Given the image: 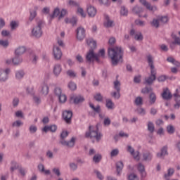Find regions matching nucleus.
<instances>
[{
	"instance_id": "obj_16",
	"label": "nucleus",
	"mask_w": 180,
	"mask_h": 180,
	"mask_svg": "<svg viewBox=\"0 0 180 180\" xmlns=\"http://www.w3.org/2000/svg\"><path fill=\"white\" fill-rule=\"evenodd\" d=\"M63 71V67L60 63H56L53 67V74L55 77H60V74Z\"/></svg>"
},
{
	"instance_id": "obj_22",
	"label": "nucleus",
	"mask_w": 180,
	"mask_h": 180,
	"mask_svg": "<svg viewBox=\"0 0 180 180\" xmlns=\"http://www.w3.org/2000/svg\"><path fill=\"white\" fill-rule=\"evenodd\" d=\"M143 11H144V8H143L139 6H136L132 8V12L134 13H135L136 15H138V16H139V18L143 17V15H141V13H143Z\"/></svg>"
},
{
	"instance_id": "obj_64",
	"label": "nucleus",
	"mask_w": 180,
	"mask_h": 180,
	"mask_svg": "<svg viewBox=\"0 0 180 180\" xmlns=\"http://www.w3.org/2000/svg\"><path fill=\"white\" fill-rule=\"evenodd\" d=\"M128 180H139V176L136 174H131L128 176Z\"/></svg>"
},
{
	"instance_id": "obj_32",
	"label": "nucleus",
	"mask_w": 180,
	"mask_h": 180,
	"mask_svg": "<svg viewBox=\"0 0 180 180\" xmlns=\"http://www.w3.org/2000/svg\"><path fill=\"white\" fill-rule=\"evenodd\" d=\"M174 172H175V170L173 168H169L167 169V173L164 175L165 179L166 180H169V178L174 175Z\"/></svg>"
},
{
	"instance_id": "obj_30",
	"label": "nucleus",
	"mask_w": 180,
	"mask_h": 180,
	"mask_svg": "<svg viewBox=\"0 0 180 180\" xmlns=\"http://www.w3.org/2000/svg\"><path fill=\"white\" fill-rule=\"evenodd\" d=\"M76 13L77 15H78L79 16H81L82 18H86V13H85V11H84V8H82V7H80V6L77 7Z\"/></svg>"
},
{
	"instance_id": "obj_7",
	"label": "nucleus",
	"mask_w": 180,
	"mask_h": 180,
	"mask_svg": "<svg viewBox=\"0 0 180 180\" xmlns=\"http://www.w3.org/2000/svg\"><path fill=\"white\" fill-rule=\"evenodd\" d=\"M180 87L176 89V92L173 94V98L174 100V109H179L180 108Z\"/></svg>"
},
{
	"instance_id": "obj_46",
	"label": "nucleus",
	"mask_w": 180,
	"mask_h": 180,
	"mask_svg": "<svg viewBox=\"0 0 180 180\" xmlns=\"http://www.w3.org/2000/svg\"><path fill=\"white\" fill-rule=\"evenodd\" d=\"M19 168V164L16 161H12L11 162V172H13L15 169H18Z\"/></svg>"
},
{
	"instance_id": "obj_49",
	"label": "nucleus",
	"mask_w": 180,
	"mask_h": 180,
	"mask_svg": "<svg viewBox=\"0 0 180 180\" xmlns=\"http://www.w3.org/2000/svg\"><path fill=\"white\" fill-rule=\"evenodd\" d=\"M134 103L136 106H141V105H143V98L141 96L136 97L135 98Z\"/></svg>"
},
{
	"instance_id": "obj_3",
	"label": "nucleus",
	"mask_w": 180,
	"mask_h": 180,
	"mask_svg": "<svg viewBox=\"0 0 180 180\" xmlns=\"http://www.w3.org/2000/svg\"><path fill=\"white\" fill-rule=\"evenodd\" d=\"M43 21H39L31 29V35L37 39L43 36Z\"/></svg>"
},
{
	"instance_id": "obj_8",
	"label": "nucleus",
	"mask_w": 180,
	"mask_h": 180,
	"mask_svg": "<svg viewBox=\"0 0 180 180\" xmlns=\"http://www.w3.org/2000/svg\"><path fill=\"white\" fill-rule=\"evenodd\" d=\"M127 153H129V154H131V155H132V157L134 158V160H136L137 161H139L140 160V152L135 151L134 148L132 147L131 146L128 145L127 146Z\"/></svg>"
},
{
	"instance_id": "obj_6",
	"label": "nucleus",
	"mask_w": 180,
	"mask_h": 180,
	"mask_svg": "<svg viewBox=\"0 0 180 180\" xmlns=\"http://www.w3.org/2000/svg\"><path fill=\"white\" fill-rule=\"evenodd\" d=\"M86 11L89 18H95L96 16V13H98L96 7L94 6L92 4H87Z\"/></svg>"
},
{
	"instance_id": "obj_9",
	"label": "nucleus",
	"mask_w": 180,
	"mask_h": 180,
	"mask_svg": "<svg viewBox=\"0 0 180 180\" xmlns=\"http://www.w3.org/2000/svg\"><path fill=\"white\" fill-rule=\"evenodd\" d=\"M157 70H150V76L146 78V82L148 85H151L153 82L155 81L157 79Z\"/></svg>"
},
{
	"instance_id": "obj_41",
	"label": "nucleus",
	"mask_w": 180,
	"mask_h": 180,
	"mask_svg": "<svg viewBox=\"0 0 180 180\" xmlns=\"http://www.w3.org/2000/svg\"><path fill=\"white\" fill-rule=\"evenodd\" d=\"M123 162H117L116 164V167H117V174L120 175V172H122V170L123 169Z\"/></svg>"
},
{
	"instance_id": "obj_29",
	"label": "nucleus",
	"mask_w": 180,
	"mask_h": 180,
	"mask_svg": "<svg viewBox=\"0 0 180 180\" xmlns=\"http://www.w3.org/2000/svg\"><path fill=\"white\" fill-rule=\"evenodd\" d=\"M153 160V153L150 152H145L143 153V161H151Z\"/></svg>"
},
{
	"instance_id": "obj_38",
	"label": "nucleus",
	"mask_w": 180,
	"mask_h": 180,
	"mask_svg": "<svg viewBox=\"0 0 180 180\" xmlns=\"http://www.w3.org/2000/svg\"><path fill=\"white\" fill-rule=\"evenodd\" d=\"M60 8L56 7L54 8L53 11V14L50 15L51 19H54V18H57V16H60Z\"/></svg>"
},
{
	"instance_id": "obj_34",
	"label": "nucleus",
	"mask_w": 180,
	"mask_h": 180,
	"mask_svg": "<svg viewBox=\"0 0 180 180\" xmlns=\"http://www.w3.org/2000/svg\"><path fill=\"white\" fill-rule=\"evenodd\" d=\"M89 107L96 113H101V105H97L95 106L92 103H89Z\"/></svg>"
},
{
	"instance_id": "obj_54",
	"label": "nucleus",
	"mask_w": 180,
	"mask_h": 180,
	"mask_svg": "<svg viewBox=\"0 0 180 180\" xmlns=\"http://www.w3.org/2000/svg\"><path fill=\"white\" fill-rule=\"evenodd\" d=\"M67 13H68L67 10L65 8H63L59 14L58 20H60V19H63V18H64Z\"/></svg>"
},
{
	"instance_id": "obj_58",
	"label": "nucleus",
	"mask_w": 180,
	"mask_h": 180,
	"mask_svg": "<svg viewBox=\"0 0 180 180\" xmlns=\"http://www.w3.org/2000/svg\"><path fill=\"white\" fill-rule=\"evenodd\" d=\"M13 127H20L23 126V122L21 120H16L12 124Z\"/></svg>"
},
{
	"instance_id": "obj_27",
	"label": "nucleus",
	"mask_w": 180,
	"mask_h": 180,
	"mask_svg": "<svg viewBox=\"0 0 180 180\" xmlns=\"http://www.w3.org/2000/svg\"><path fill=\"white\" fill-rule=\"evenodd\" d=\"M22 63H23V58L20 56H15V57L13 58V65H20Z\"/></svg>"
},
{
	"instance_id": "obj_14",
	"label": "nucleus",
	"mask_w": 180,
	"mask_h": 180,
	"mask_svg": "<svg viewBox=\"0 0 180 180\" xmlns=\"http://www.w3.org/2000/svg\"><path fill=\"white\" fill-rule=\"evenodd\" d=\"M72 117V111L65 110L63 112V119L65 120V123H71V119Z\"/></svg>"
},
{
	"instance_id": "obj_59",
	"label": "nucleus",
	"mask_w": 180,
	"mask_h": 180,
	"mask_svg": "<svg viewBox=\"0 0 180 180\" xmlns=\"http://www.w3.org/2000/svg\"><path fill=\"white\" fill-rule=\"evenodd\" d=\"M29 131L31 134H34L37 131V127L36 125H30L29 127Z\"/></svg>"
},
{
	"instance_id": "obj_33",
	"label": "nucleus",
	"mask_w": 180,
	"mask_h": 180,
	"mask_svg": "<svg viewBox=\"0 0 180 180\" xmlns=\"http://www.w3.org/2000/svg\"><path fill=\"white\" fill-rule=\"evenodd\" d=\"M104 26L105 27H112L113 26V21L109 18V16H105Z\"/></svg>"
},
{
	"instance_id": "obj_12",
	"label": "nucleus",
	"mask_w": 180,
	"mask_h": 180,
	"mask_svg": "<svg viewBox=\"0 0 180 180\" xmlns=\"http://www.w3.org/2000/svg\"><path fill=\"white\" fill-rule=\"evenodd\" d=\"M76 37L77 40H84L85 39V29L82 27H79L76 30Z\"/></svg>"
},
{
	"instance_id": "obj_47",
	"label": "nucleus",
	"mask_w": 180,
	"mask_h": 180,
	"mask_svg": "<svg viewBox=\"0 0 180 180\" xmlns=\"http://www.w3.org/2000/svg\"><path fill=\"white\" fill-rule=\"evenodd\" d=\"M102 160V155L97 153L93 158V161L96 163L101 162Z\"/></svg>"
},
{
	"instance_id": "obj_63",
	"label": "nucleus",
	"mask_w": 180,
	"mask_h": 180,
	"mask_svg": "<svg viewBox=\"0 0 180 180\" xmlns=\"http://www.w3.org/2000/svg\"><path fill=\"white\" fill-rule=\"evenodd\" d=\"M41 13H43V15H49V13H50V7L49 6H45L41 9Z\"/></svg>"
},
{
	"instance_id": "obj_37",
	"label": "nucleus",
	"mask_w": 180,
	"mask_h": 180,
	"mask_svg": "<svg viewBox=\"0 0 180 180\" xmlns=\"http://www.w3.org/2000/svg\"><path fill=\"white\" fill-rule=\"evenodd\" d=\"M25 77V71L23 70H20L15 71V78L16 79H22Z\"/></svg>"
},
{
	"instance_id": "obj_2",
	"label": "nucleus",
	"mask_w": 180,
	"mask_h": 180,
	"mask_svg": "<svg viewBox=\"0 0 180 180\" xmlns=\"http://www.w3.org/2000/svg\"><path fill=\"white\" fill-rule=\"evenodd\" d=\"M89 131L86 132V137H90V139H95L96 141H99L102 139V134L99 132V128L96 126H89Z\"/></svg>"
},
{
	"instance_id": "obj_4",
	"label": "nucleus",
	"mask_w": 180,
	"mask_h": 180,
	"mask_svg": "<svg viewBox=\"0 0 180 180\" xmlns=\"http://www.w3.org/2000/svg\"><path fill=\"white\" fill-rule=\"evenodd\" d=\"M68 136V131H63L60 134V139H62V140L60 141V144H62V146H65L66 147L69 148L74 147V146H75V141H77V138L72 137L69 141L64 140V139Z\"/></svg>"
},
{
	"instance_id": "obj_57",
	"label": "nucleus",
	"mask_w": 180,
	"mask_h": 180,
	"mask_svg": "<svg viewBox=\"0 0 180 180\" xmlns=\"http://www.w3.org/2000/svg\"><path fill=\"white\" fill-rule=\"evenodd\" d=\"M136 113H138V115H141V116H144L146 113V109L143 108H138L136 109Z\"/></svg>"
},
{
	"instance_id": "obj_43",
	"label": "nucleus",
	"mask_w": 180,
	"mask_h": 180,
	"mask_svg": "<svg viewBox=\"0 0 180 180\" xmlns=\"http://www.w3.org/2000/svg\"><path fill=\"white\" fill-rule=\"evenodd\" d=\"M135 25L136 26H139V27H144V26H146V21L136 19L135 20Z\"/></svg>"
},
{
	"instance_id": "obj_40",
	"label": "nucleus",
	"mask_w": 180,
	"mask_h": 180,
	"mask_svg": "<svg viewBox=\"0 0 180 180\" xmlns=\"http://www.w3.org/2000/svg\"><path fill=\"white\" fill-rule=\"evenodd\" d=\"M149 103L150 105H154L155 103V101H157V96H155V94L151 93L149 96Z\"/></svg>"
},
{
	"instance_id": "obj_28",
	"label": "nucleus",
	"mask_w": 180,
	"mask_h": 180,
	"mask_svg": "<svg viewBox=\"0 0 180 180\" xmlns=\"http://www.w3.org/2000/svg\"><path fill=\"white\" fill-rule=\"evenodd\" d=\"M86 41L88 46L91 48V50H93V49H96V41L94 40V39L89 38Z\"/></svg>"
},
{
	"instance_id": "obj_60",
	"label": "nucleus",
	"mask_w": 180,
	"mask_h": 180,
	"mask_svg": "<svg viewBox=\"0 0 180 180\" xmlns=\"http://www.w3.org/2000/svg\"><path fill=\"white\" fill-rule=\"evenodd\" d=\"M58 98L60 103H64L67 101V96H65V94H62V95L59 96Z\"/></svg>"
},
{
	"instance_id": "obj_50",
	"label": "nucleus",
	"mask_w": 180,
	"mask_h": 180,
	"mask_svg": "<svg viewBox=\"0 0 180 180\" xmlns=\"http://www.w3.org/2000/svg\"><path fill=\"white\" fill-rule=\"evenodd\" d=\"M68 86L71 91H75L77 89V84H75L74 82H70Z\"/></svg>"
},
{
	"instance_id": "obj_48",
	"label": "nucleus",
	"mask_w": 180,
	"mask_h": 180,
	"mask_svg": "<svg viewBox=\"0 0 180 180\" xmlns=\"http://www.w3.org/2000/svg\"><path fill=\"white\" fill-rule=\"evenodd\" d=\"M120 15L122 16H127V15H129V10L124 6H121Z\"/></svg>"
},
{
	"instance_id": "obj_36",
	"label": "nucleus",
	"mask_w": 180,
	"mask_h": 180,
	"mask_svg": "<svg viewBox=\"0 0 180 180\" xmlns=\"http://www.w3.org/2000/svg\"><path fill=\"white\" fill-rule=\"evenodd\" d=\"M105 106L109 109V110H113V109H115V103L110 99L106 100Z\"/></svg>"
},
{
	"instance_id": "obj_31",
	"label": "nucleus",
	"mask_w": 180,
	"mask_h": 180,
	"mask_svg": "<svg viewBox=\"0 0 180 180\" xmlns=\"http://www.w3.org/2000/svg\"><path fill=\"white\" fill-rule=\"evenodd\" d=\"M137 169L141 174L142 176H146V169L144 167V165L142 163H139L137 165Z\"/></svg>"
},
{
	"instance_id": "obj_55",
	"label": "nucleus",
	"mask_w": 180,
	"mask_h": 180,
	"mask_svg": "<svg viewBox=\"0 0 180 180\" xmlns=\"http://www.w3.org/2000/svg\"><path fill=\"white\" fill-rule=\"evenodd\" d=\"M119 148L112 149L110 153V157H117V155H119Z\"/></svg>"
},
{
	"instance_id": "obj_20",
	"label": "nucleus",
	"mask_w": 180,
	"mask_h": 180,
	"mask_svg": "<svg viewBox=\"0 0 180 180\" xmlns=\"http://www.w3.org/2000/svg\"><path fill=\"white\" fill-rule=\"evenodd\" d=\"M26 46H20L15 49L14 54L15 56H22L26 53Z\"/></svg>"
},
{
	"instance_id": "obj_1",
	"label": "nucleus",
	"mask_w": 180,
	"mask_h": 180,
	"mask_svg": "<svg viewBox=\"0 0 180 180\" xmlns=\"http://www.w3.org/2000/svg\"><path fill=\"white\" fill-rule=\"evenodd\" d=\"M108 57L110 58L112 65H117V64L123 63V49L120 46L109 48Z\"/></svg>"
},
{
	"instance_id": "obj_56",
	"label": "nucleus",
	"mask_w": 180,
	"mask_h": 180,
	"mask_svg": "<svg viewBox=\"0 0 180 180\" xmlns=\"http://www.w3.org/2000/svg\"><path fill=\"white\" fill-rule=\"evenodd\" d=\"M111 96L115 99H120V91H113L111 93Z\"/></svg>"
},
{
	"instance_id": "obj_15",
	"label": "nucleus",
	"mask_w": 180,
	"mask_h": 180,
	"mask_svg": "<svg viewBox=\"0 0 180 180\" xmlns=\"http://www.w3.org/2000/svg\"><path fill=\"white\" fill-rule=\"evenodd\" d=\"M140 4L146 8L148 11L151 12H155L157 11L156 6H151V4L147 2V0H139Z\"/></svg>"
},
{
	"instance_id": "obj_26",
	"label": "nucleus",
	"mask_w": 180,
	"mask_h": 180,
	"mask_svg": "<svg viewBox=\"0 0 180 180\" xmlns=\"http://www.w3.org/2000/svg\"><path fill=\"white\" fill-rule=\"evenodd\" d=\"M147 61L150 70H155V67L154 66V58L151 55L147 56Z\"/></svg>"
},
{
	"instance_id": "obj_45",
	"label": "nucleus",
	"mask_w": 180,
	"mask_h": 180,
	"mask_svg": "<svg viewBox=\"0 0 180 180\" xmlns=\"http://www.w3.org/2000/svg\"><path fill=\"white\" fill-rule=\"evenodd\" d=\"M96 56L98 58V63L101 61V58H105V49H101Z\"/></svg>"
},
{
	"instance_id": "obj_10",
	"label": "nucleus",
	"mask_w": 180,
	"mask_h": 180,
	"mask_svg": "<svg viewBox=\"0 0 180 180\" xmlns=\"http://www.w3.org/2000/svg\"><path fill=\"white\" fill-rule=\"evenodd\" d=\"M168 155V147L167 146H163L160 152H158L156 153L157 158H160V160H164L165 157Z\"/></svg>"
},
{
	"instance_id": "obj_61",
	"label": "nucleus",
	"mask_w": 180,
	"mask_h": 180,
	"mask_svg": "<svg viewBox=\"0 0 180 180\" xmlns=\"http://www.w3.org/2000/svg\"><path fill=\"white\" fill-rule=\"evenodd\" d=\"M158 19H159L160 23H162V25H164V23H167V22H168L167 16H161Z\"/></svg>"
},
{
	"instance_id": "obj_25",
	"label": "nucleus",
	"mask_w": 180,
	"mask_h": 180,
	"mask_svg": "<svg viewBox=\"0 0 180 180\" xmlns=\"http://www.w3.org/2000/svg\"><path fill=\"white\" fill-rule=\"evenodd\" d=\"M65 23H70L72 26H75L77 25V22H78V18L77 17H72V18H65Z\"/></svg>"
},
{
	"instance_id": "obj_5",
	"label": "nucleus",
	"mask_w": 180,
	"mask_h": 180,
	"mask_svg": "<svg viewBox=\"0 0 180 180\" xmlns=\"http://www.w3.org/2000/svg\"><path fill=\"white\" fill-rule=\"evenodd\" d=\"M86 60L89 63H94V61H96L99 63V58L96 53L94 51V49H90L86 54Z\"/></svg>"
},
{
	"instance_id": "obj_19",
	"label": "nucleus",
	"mask_w": 180,
	"mask_h": 180,
	"mask_svg": "<svg viewBox=\"0 0 180 180\" xmlns=\"http://www.w3.org/2000/svg\"><path fill=\"white\" fill-rule=\"evenodd\" d=\"M10 72H11V69L9 68H6L2 70L1 73V81L3 82H5V81L8 79Z\"/></svg>"
},
{
	"instance_id": "obj_52",
	"label": "nucleus",
	"mask_w": 180,
	"mask_h": 180,
	"mask_svg": "<svg viewBox=\"0 0 180 180\" xmlns=\"http://www.w3.org/2000/svg\"><path fill=\"white\" fill-rule=\"evenodd\" d=\"M66 74L70 77V78H75V77H77V73L72 70H68Z\"/></svg>"
},
{
	"instance_id": "obj_24",
	"label": "nucleus",
	"mask_w": 180,
	"mask_h": 180,
	"mask_svg": "<svg viewBox=\"0 0 180 180\" xmlns=\"http://www.w3.org/2000/svg\"><path fill=\"white\" fill-rule=\"evenodd\" d=\"M38 169L41 174H44V175H50V174H51L50 169H46L43 164H39L38 165Z\"/></svg>"
},
{
	"instance_id": "obj_21",
	"label": "nucleus",
	"mask_w": 180,
	"mask_h": 180,
	"mask_svg": "<svg viewBox=\"0 0 180 180\" xmlns=\"http://www.w3.org/2000/svg\"><path fill=\"white\" fill-rule=\"evenodd\" d=\"M70 101L71 102L73 101V103H75V105H78V103H82L85 99L81 96H73L70 98Z\"/></svg>"
},
{
	"instance_id": "obj_62",
	"label": "nucleus",
	"mask_w": 180,
	"mask_h": 180,
	"mask_svg": "<svg viewBox=\"0 0 180 180\" xmlns=\"http://www.w3.org/2000/svg\"><path fill=\"white\" fill-rule=\"evenodd\" d=\"M114 89H115V91H120V82L119 80L114 82Z\"/></svg>"
},
{
	"instance_id": "obj_53",
	"label": "nucleus",
	"mask_w": 180,
	"mask_h": 180,
	"mask_svg": "<svg viewBox=\"0 0 180 180\" xmlns=\"http://www.w3.org/2000/svg\"><path fill=\"white\" fill-rule=\"evenodd\" d=\"M36 16H37V11H36V10L31 11L29 20L32 22L34 19V18H36Z\"/></svg>"
},
{
	"instance_id": "obj_13",
	"label": "nucleus",
	"mask_w": 180,
	"mask_h": 180,
	"mask_svg": "<svg viewBox=\"0 0 180 180\" xmlns=\"http://www.w3.org/2000/svg\"><path fill=\"white\" fill-rule=\"evenodd\" d=\"M39 94L42 96H47L49 95V85L47 83H42L39 87Z\"/></svg>"
},
{
	"instance_id": "obj_11",
	"label": "nucleus",
	"mask_w": 180,
	"mask_h": 180,
	"mask_svg": "<svg viewBox=\"0 0 180 180\" xmlns=\"http://www.w3.org/2000/svg\"><path fill=\"white\" fill-rule=\"evenodd\" d=\"M53 56L55 60H60L63 57V52L57 45L53 46Z\"/></svg>"
},
{
	"instance_id": "obj_18",
	"label": "nucleus",
	"mask_w": 180,
	"mask_h": 180,
	"mask_svg": "<svg viewBox=\"0 0 180 180\" xmlns=\"http://www.w3.org/2000/svg\"><path fill=\"white\" fill-rule=\"evenodd\" d=\"M162 98H163L165 101H168L172 98V94L168 88H164L163 91L161 94Z\"/></svg>"
},
{
	"instance_id": "obj_35",
	"label": "nucleus",
	"mask_w": 180,
	"mask_h": 180,
	"mask_svg": "<svg viewBox=\"0 0 180 180\" xmlns=\"http://www.w3.org/2000/svg\"><path fill=\"white\" fill-rule=\"evenodd\" d=\"M167 61H168V63H171L174 65H176V67H179V68L180 67V63L176 60H175V58H174L173 57H171V56L168 57L167 58Z\"/></svg>"
},
{
	"instance_id": "obj_23",
	"label": "nucleus",
	"mask_w": 180,
	"mask_h": 180,
	"mask_svg": "<svg viewBox=\"0 0 180 180\" xmlns=\"http://www.w3.org/2000/svg\"><path fill=\"white\" fill-rule=\"evenodd\" d=\"M172 37L173 40H174V41H172L170 43L171 49H175V44H178L179 46H180V38H179V37H178L175 34H172Z\"/></svg>"
},
{
	"instance_id": "obj_51",
	"label": "nucleus",
	"mask_w": 180,
	"mask_h": 180,
	"mask_svg": "<svg viewBox=\"0 0 180 180\" xmlns=\"http://www.w3.org/2000/svg\"><path fill=\"white\" fill-rule=\"evenodd\" d=\"M167 131L169 134H174L175 133V127L173 125H168L167 127Z\"/></svg>"
},
{
	"instance_id": "obj_42",
	"label": "nucleus",
	"mask_w": 180,
	"mask_h": 180,
	"mask_svg": "<svg viewBox=\"0 0 180 180\" xmlns=\"http://www.w3.org/2000/svg\"><path fill=\"white\" fill-rule=\"evenodd\" d=\"M10 26L11 30H15V29H18L19 27V21H15L13 20L10 22Z\"/></svg>"
},
{
	"instance_id": "obj_44",
	"label": "nucleus",
	"mask_w": 180,
	"mask_h": 180,
	"mask_svg": "<svg viewBox=\"0 0 180 180\" xmlns=\"http://www.w3.org/2000/svg\"><path fill=\"white\" fill-rule=\"evenodd\" d=\"M68 5L70 6H72V8H77V9L78 7L79 6V3L77 1H75L74 0H69Z\"/></svg>"
},
{
	"instance_id": "obj_39",
	"label": "nucleus",
	"mask_w": 180,
	"mask_h": 180,
	"mask_svg": "<svg viewBox=\"0 0 180 180\" xmlns=\"http://www.w3.org/2000/svg\"><path fill=\"white\" fill-rule=\"evenodd\" d=\"M147 127L148 131H150V133H154V131L155 130V127L154 126V123H153V122H148Z\"/></svg>"
},
{
	"instance_id": "obj_17",
	"label": "nucleus",
	"mask_w": 180,
	"mask_h": 180,
	"mask_svg": "<svg viewBox=\"0 0 180 180\" xmlns=\"http://www.w3.org/2000/svg\"><path fill=\"white\" fill-rule=\"evenodd\" d=\"M130 35L138 41L143 40V34L140 32H136L134 30H131Z\"/></svg>"
}]
</instances>
